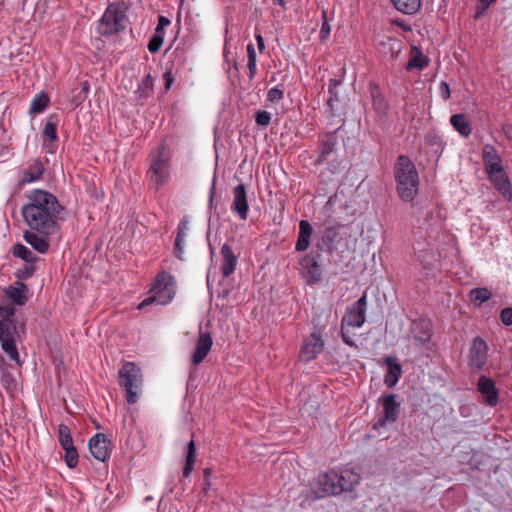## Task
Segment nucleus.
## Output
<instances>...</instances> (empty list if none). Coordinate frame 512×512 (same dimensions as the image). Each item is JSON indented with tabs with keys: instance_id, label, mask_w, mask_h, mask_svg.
I'll return each mask as SVG.
<instances>
[{
	"instance_id": "7ed1b4c3",
	"label": "nucleus",
	"mask_w": 512,
	"mask_h": 512,
	"mask_svg": "<svg viewBox=\"0 0 512 512\" xmlns=\"http://www.w3.org/2000/svg\"><path fill=\"white\" fill-rule=\"evenodd\" d=\"M15 309L11 306H0V344L6 355L21 366L19 353L16 347V336L18 334L16 321L13 316Z\"/></svg>"
},
{
	"instance_id": "bb28decb",
	"label": "nucleus",
	"mask_w": 512,
	"mask_h": 512,
	"mask_svg": "<svg viewBox=\"0 0 512 512\" xmlns=\"http://www.w3.org/2000/svg\"><path fill=\"white\" fill-rule=\"evenodd\" d=\"M27 286L22 282H17L15 286H9L5 289V295L17 305H24L27 301Z\"/></svg>"
},
{
	"instance_id": "ddd939ff",
	"label": "nucleus",
	"mask_w": 512,
	"mask_h": 512,
	"mask_svg": "<svg viewBox=\"0 0 512 512\" xmlns=\"http://www.w3.org/2000/svg\"><path fill=\"white\" fill-rule=\"evenodd\" d=\"M231 210L237 214L241 220L247 219L249 205L244 184H239L233 188V201L231 204Z\"/></svg>"
},
{
	"instance_id": "49530a36",
	"label": "nucleus",
	"mask_w": 512,
	"mask_h": 512,
	"mask_svg": "<svg viewBox=\"0 0 512 512\" xmlns=\"http://www.w3.org/2000/svg\"><path fill=\"white\" fill-rule=\"evenodd\" d=\"M284 98L283 90L278 87H273L268 91L267 99L273 103H277Z\"/></svg>"
},
{
	"instance_id": "72a5a7b5",
	"label": "nucleus",
	"mask_w": 512,
	"mask_h": 512,
	"mask_svg": "<svg viewBox=\"0 0 512 512\" xmlns=\"http://www.w3.org/2000/svg\"><path fill=\"white\" fill-rule=\"evenodd\" d=\"M12 251L15 257L21 258L28 265H33L38 260V257L28 247L21 243L15 244Z\"/></svg>"
},
{
	"instance_id": "0eeeda50",
	"label": "nucleus",
	"mask_w": 512,
	"mask_h": 512,
	"mask_svg": "<svg viewBox=\"0 0 512 512\" xmlns=\"http://www.w3.org/2000/svg\"><path fill=\"white\" fill-rule=\"evenodd\" d=\"M149 293L150 296L138 305V309L141 310L152 303L167 305L175 294L173 277L165 272L158 274Z\"/></svg>"
},
{
	"instance_id": "680f3d73",
	"label": "nucleus",
	"mask_w": 512,
	"mask_h": 512,
	"mask_svg": "<svg viewBox=\"0 0 512 512\" xmlns=\"http://www.w3.org/2000/svg\"><path fill=\"white\" fill-rule=\"evenodd\" d=\"M153 84V79L150 74L146 75L143 79V85L146 87H150Z\"/></svg>"
},
{
	"instance_id": "864d4df0",
	"label": "nucleus",
	"mask_w": 512,
	"mask_h": 512,
	"mask_svg": "<svg viewBox=\"0 0 512 512\" xmlns=\"http://www.w3.org/2000/svg\"><path fill=\"white\" fill-rule=\"evenodd\" d=\"M163 79L165 82V89L169 90L174 82V77L171 71H166L163 75Z\"/></svg>"
},
{
	"instance_id": "9d476101",
	"label": "nucleus",
	"mask_w": 512,
	"mask_h": 512,
	"mask_svg": "<svg viewBox=\"0 0 512 512\" xmlns=\"http://www.w3.org/2000/svg\"><path fill=\"white\" fill-rule=\"evenodd\" d=\"M488 359V346L481 337H475L469 350V366L473 371L484 368Z\"/></svg>"
},
{
	"instance_id": "a19ab883",
	"label": "nucleus",
	"mask_w": 512,
	"mask_h": 512,
	"mask_svg": "<svg viewBox=\"0 0 512 512\" xmlns=\"http://www.w3.org/2000/svg\"><path fill=\"white\" fill-rule=\"evenodd\" d=\"M371 96L375 110L378 111L379 113H384L387 109V104L384 99V96L382 95L377 86L371 87Z\"/></svg>"
},
{
	"instance_id": "4468645a",
	"label": "nucleus",
	"mask_w": 512,
	"mask_h": 512,
	"mask_svg": "<svg viewBox=\"0 0 512 512\" xmlns=\"http://www.w3.org/2000/svg\"><path fill=\"white\" fill-rule=\"evenodd\" d=\"M366 295L360 297L353 308L342 319V326L361 327L365 322Z\"/></svg>"
},
{
	"instance_id": "c03bdc74",
	"label": "nucleus",
	"mask_w": 512,
	"mask_h": 512,
	"mask_svg": "<svg viewBox=\"0 0 512 512\" xmlns=\"http://www.w3.org/2000/svg\"><path fill=\"white\" fill-rule=\"evenodd\" d=\"M271 121V114L265 110L257 111L255 114V122L259 126H267Z\"/></svg>"
},
{
	"instance_id": "052dcab7",
	"label": "nucleus",
	"mask_w": 512,
	"mask_h": 512,
	"mask_svg": "<svg viewBox=\"0 0 512 512\" xmlns=\"http://www.w3.org/2000/svg\"><path fill=\"white\" fill-rule=\"evenodd\" d=\"M88 91H89V83L87 81H85L82 83L83 97H79L80 100H83L86 97V94L88 93Z\"/></svg>"
},
{
	"instance_id": "20e7f679",
	"label": "nucleus",
	"mask_w": 512,
	"mask_h": 512,
	"mask_svg": "<svg viewBox=\"0 0 512 512\" xmlns=\"http://www.w3.org/2000/svg\"><path fill=\"white\" fill-rule=\"evenodd\" d=\"M149 169L147 178L156 190L168 183L171 174V155L165 144L149 154Z\"/></svg>"
},
{
	"instance_id": "a878e982",
	"label": "nucleus",
	"mask_w": 512,
	"mask_h": 512,
	"mask_svg": "<svg viewBox=\"0 0 512 512\" xmlns=\"http://www.w3.org/2000/svg\"><path fill=\"white\" fill-rule=\"evenodd\" d=\"M385 364L387 365L388 367V372L387 374L385 375V378H384V383L388 386V387H393L397 384V382L399 381L400 377H401V374H402V369H401V366L400 364L392 357H387L385 359Z\"/></svg>"
},
{
	"instance_id": "4be33fe9",
	"label": "nucleus",
	"mask_w": 512,
	"mask_h": 512,
	"mask_svg": "<svg viewBox=\"0 0 512 512\" xmlns=\"http://www.w3.org/2000/svg\"><path fill=\"white\" fill-rule=\"evenodd\" d=\"M221 256L223 258L221 272L224 277L230 276L236 269L237 266V257L234 254L231 246L228 244H224L221 247Z\"/></svg>"
},
{
	"instance_id": "ea45409f",
	"label": "nucleus",
	"mask_w": 512,
	"mask_h": 512,
	"mask_svg": "<svg viewBox=\"0 0 512 512\" xmlns=\"http://www.w3.org/2000/svg\"><path fill=\"white\" fill-rule=\"evenodd\" d=\"M397 418H378L377 422L373 424L372 429L377 432L378 436H382L383 439L390 437L385 431L388 426H394Z\"/></svg>"
},
{
	"instance_id": "8fccbe9b",
	"label": "nucleus",
	"mask_w": 512,
	"mask_h": 512,
	"mask_svg": "<svg viewBox=\"0 0 512 512\" xmlns=\"http://www.w3.org/2000/svg\"><path fill=\"white\" fill-rule=\"evenodd\" d=\"M440 94L444 100H448L451 96L449 85L446 82H441L440 86Z\"/></svg>"
},
{
	"instance_id": "e2e57ef3",
	"label": "nucleus",
	"mask_w": 512,
	"mask_h": 512,
	"mask_svg": "<svg viewBox=\"0 0 512 512\" xmlns=\"http://www.w3.org/2000/svg\"><path fill=\"white\" fill-rule=\"evenodd\" d=\"M8 153H9L8 147L0 144V158L5 157L6 155H8Z\"/></svg>"
},
{
	"instance_id": "c756f323",
	"label": "nucleus",
	"mask_w": 512,
	"mask_h": 512,
	"mask_svg": "<svg viewBox=\"0 0 512 512\" xmlns=\"http://www.w3.org/2000/svg\"><path fill=\"white\" fill-rule=\"evenodd\" d=\"M380 403L384 410V416H397L399 414L400 403L397 401L396 395H384L380 398Z\"/></svg>"
},
{
	"instance_id": "774afa93",
	"label": "nucleus",
	"mask_w": 512,
	"mask_h": 512,
	"mask_svg": "<svg viewBox=\"0 0 512 512\" xmlns=\"http://www.w3.org/2000/svg\"><path fill=\"white\" fill-rule=\"evenodd\" d=\"M211 486V482H210V479L207 478V480H204V483H203V490L204 491H207Z\"/></svg>"
},
{
	"instance_id": "2eb2a0df",
	"label": "nucleus",
	"mask_w": 512,
	"mask_h": 512,
	"mask_svg": "<svg viewBox=\"0 0 512 512\" xmlns=\"http://www.w3.org/2000/svg\"><path fill=\"white\" fill-rule=\"evenodd\" d=\"M404 49L402 40L396 37H383L378 44V50L388 60H397Z\"/></svg>"
},
{
	"instance_id": "cd10ccee",
	"label": "nucleus",
	"mask_w": 512,
	"mask_h": 512,
	"mask_svg": "<svg viewBox=\"0 0 512 512\" xmlns=\"http://www.w3.org/2000/svg\"><path fill=\"white\" fill-rule=\"evenodd\" d=\"M452 127L463 137H469L472 133V126L467 116L463 113L454 114L450 117Z\"/></svg>"
},
{
	"instance_id": "58836bf2",
	"label": "nucleus",
	"mask_w": 512,
	"mask_h": 512,
	"mask_svg": "<svg viewBox=\"0 0 512 512\" xmlns=\"http://www.w3.org/2000/svg\"><path fill=\"white\" fill-rule=\"evenodd\" d=\"M58 440L62 448L73 446V438L71 435V428L65 424L58 426Z\"/></svg>"
},
{
	"instance_id": "39448f33",
	"label": "nucleus",
	"mask_w": 512,
	"mask_h": 512,
	"mask_svg": "<svg viewBox=\"0 0 512 512\" xmlns=\"http://www.w3.org/2000/svg\"><path fill=\"white\" fill-rule=\"evenodd\" d=\"M126 11L127 7L123 2L109 4L99 21V34L110 36L125 30L128 23Z\"/></svg>"
},
{
	"instance_id": "0e129e2a",
	"label": "nucleus",
	"mask_w": 512,
	"mask_h": 512,
	"mask_svg": "<svg viewBox=\"0 0 512 512\" xmlns=\"http://www.w3.org/2000/svg\"><path fill=\"white\" fill-rule=\"evenodd\" d=\"M154 35H160V36H163L165 35V28L163 26H160L157 24V27L155 29V33Z\"/></svg>"
},
{
	"instance_id": "f704fd0d",
	"label": "nucleus",
	"mask_w": 512,
	"mask_h": 512,
	"mask_svg": "<svg viewBox=\"0 0 512 512\" xmlns=\"http://www.w3.org/2000/svg\"><path fill=\"white\" fill-rule=\"evenodd\" d=\"M49 104V97L45 93L36 94L30 103L29 113L34 116L42 113Z\"/></svg>"
},
{
	"instance_id": "9b49d317",
	"label": "nucleus",
	"mask_w": 512,
	"mask_h": 512,
	"mask_svg": "<svg viewBox=\"0 0 512 512\" xmlns=\"http://www.w3.org/2000/svg\"><path fill=\"white\" fill-rule=\"evenodd\" d=\"M333 475L336 476L335 484L338 486V494L351 492L359 485L361 476L353 469H333Z\"/></svg>"
},
{
	"instance_id": "338daca9",
	"label": "nucleus",
	"mask_w": 512,
	"mask_h": 512,
	"mask_svg": "<svg viewBox=\"0 0 512 512\" xmlns=\"http://www.w3.org/2000/svg\"><path fill=\"white\" fill-rule=\"evenodd\" d=\"M480 3L486 5V7H490L497 0H478Z\"/></svg>"
},
{
	"instance_id": "f257e3e1",
	"label": "nucleus",
	"mask_w": 512,
	"mask_h": 512,
	"mask_svg": "<svg viewBox=\"0 0 512 512\" xmlns=\"http://www.w3.org/2000/svg\"><path fill=\"white\" fill-rule=\"evenodd\" d=\"M27 200V204L21 208L27 226L39 234H53L63 209L57 198L48 191L35 189L27 195Z\"/></svg>"
},
{
	"instance_id": "393cba45",
	"label": "nucleus",
	"mask_w": 512,
	"mask_h": 512,
	"mask_svg": "<svg viewBox=\"0 0 512 512\" xmlns=\"http://www.w3.org/2000/svg\"><path fill=\"white\" fill-rule=\"evenodd\" d=\"M35 232L36 231L33 230L26 231L24 233L25 241L39 253H46L49 249V241L47 239L49 235L39 234L38 232Z\"/></svg>"
},
{
	"instance_id": "f8f14e48",
	"label": "nucleus",
	"mask_w": 512,
	"mask_h": 512,
	"mask_svg": "<svg viewBox=\"0 0 512 512\" xmlns=\"http://www.w3.org/2000/svg\"><path fill=\"white\" fill-rule=\"evenodd\" d=\"M320 257V252L312 251L306 254L300 262L302 268L305 270L308 284L318 283L322 279V273L319 264Z\"/></svg>"
},
{
	"instance_id": "79ce46f5",
	"label": "nucleus",
	"mask_w": 512,
	"mask_h": 512,
	"mask_svg": "<svg viewBox=\"0 0 512 512\" xmlns=\"http://www.w3.org/2000/svg\"><path fill=\"white\" fill-rule=\"evenodd\" d=\"M428 64L427 59L421 52H417L415 55L411 57L406 65L407 70H412L417 68L419 70H423Z\"/></svg>"
},
{
	"instance_id": "e433bc0d",
	"label": "nucleus",
	"mask_w": 512,
	"mask_h": 512,
	"mask_svg": "<svg viewBox=\"0 0 512 512\" xmlns=\"http://www.w3.org/2000/svg\"><path fill=\"white\" fill-rule=\"evenodd\" d=\"M246 50H247V58H248L247 67L249 70L248 77H249V80L252 81L257 72V55H256L255 47L252 43H249L247 45Z\"/></svg>"
},
{
	"instance_id": "5fc2aeb1",
	"label": "nucleus",
	"mask_w": 512,
	"mask_h": 512,
	"mask_svg": "<svg viewBox=\"0 0 512 512\" xmlns=\"http://www.w3.org/2000/svg\"><path fill=\"white\" fill-rule=\"evenodd\" d=\"M502 131L506 138L512 142V124H505L502 126Z\"/></svg>"
},
{
	"instance_id": "13d9d810",
	"label": "nucleus",
	"mask_w": 512,
	"mask_h": 512,
	"mask_svg": "<svg viewBox=\"0 0 512 512\" xmlns=\"http://www.w3.org/2000/svg\"><path fill=\"white\" fill-rule=\"evenodd\" d=\"M35 271V268L33 267V265H27L25 267V271L23 272V278H29L32 276V274L34 273Z\"/></svg>"
},
{
	"instance_id": "423d86ee",
	"label": "nucleus",
	"mask_w": 512,
	"mask_h": 512,
	"mask_svg": "<svg viewBox=\"0 0 512 512\" xmlns=\"http://www.w3.org/2000/svg\"><path fill=\"white\" fill-rule=\"evenodd\" d=\"M119 385L124 389L129 404L138 401L142 394L143 374L133 362H126L119 371Z\"/></svg>"
},
{
	"instance_id": "b1692460",
	"label": "nucleus",
	"mask_w": 512,
	"mask_h": 512,
	"mask_svg": "<svg viewBox=\"0 0 512 512\" xmlns=\"http://www.w3.org/2000/svg\"><path fill=\"white\" fill-rule=\"evenodd\" d=\"M313 233V228L307 220L299 222V233L296 241L295 250L298 252L306 251L310 246V238Z\"/></svg>"
},
{
	"instance_id": "6ab92c4d",
	"label": "nucleus",
	"mask_w": 512,
	"mask_h": 512,
	"mask_svg": "<svg viewBox=\"0 0 512 512\" xmlns=\"http://www.w3.org/2000/svg\"><path fill=\"white\" fill-rule=\"evenodd\" d=\"M477 389L488 405L495 406L497 404L498 390L495 387L493 379L486 376H481L477 382Z\"/></svg>"
},
{
	"instance_id": "de8ad7c7",
	"label": "nucleus",
	"mask_w": 512,
	"mask_h": 512,
	"mask_svg": "<svg viewBox=\"0 0 512 512\" xmlns=\"http://www.w3.org/2000/svg\"><path fill=\"white\" fill-rule=\"evenodd\" d=\"M1 382L7 389H14L17 384L13 375L7 371L2 373Z\"/></svg>"
},
{
	"instance_id": "5701e85b",
	"label": "nucleus",
	"mask_w": 512,
	"mask_h": 512,
	"mask_svg": "<svg viewBox=\"0 0 512 512\" xmlns=\"http://www.w3.org/2000/svg\"><path fill=\"white\" fill-rule=\"evenodd\" d=\"M189 231V221L184 217L178 224L177 235L174 244V255L180 260H183L185 239Z\"/></svg>"
},
{
	"instance_id": "473e14b6",
	"label": "nucleus",
	"mask_w": 512,
	"mask_h": 512,
	"mask_svg": "<svg viewBox=\"0 0 512 512\" xmlns=\"http://www.w3.org/2000/svg\"><path fill=\"white\" fill-rule=\"evenodd\" d=\"M336 145V139L333 137H328L321 141L319 147V154L316 162L318 164H322L328 160L329 155L333 152Z\"/></svg>"
},
{
	"instance_id": "3c124183",
	"label": "nucleus",
	"mask_w": 512,
	"mask_h": 512,
	"mask_svg": "<svg viewBox=\"0 0 512 512\" xmlns=\"http://www.w3.org/2000/svg\"><path fill=\"white\" fill-rule=\"evenodd\" d=\"M488 8L489 7H486V5H484V4L480 3L479 1H477L476 11H475V14H474V18L475 19L482 18L485 15V13H486Z\"/></svg>"
},
{
	"instance_id": "c85d7f7f",
	"label": "nucleus",
	"mask_w": 512,
	"mask_h": 512,
	"mask_svg": "<svg viewBox=\"0 0 512 512\" xmlns=\"http://www.w3.org/2000/svg\"><path fill=\"white\" fill-rule=\"evenodd\" d=\"M44 172V166L39 159L33 160L23 173L22 183H32L39 180Z\"/></svg>"
},
{
	"instance_id": "f3484780",
	"label": "nucleus",
	"mask_w": 512,
	"mask_h": 512,
	"mask_svg": "<svg viewBox=\"0 0 512 512\" xmlns=\"http://www.w3.org/2000/svg\"><path fill=\"white\" fill-rule=\"evenodd\" d=\"M482 159L485 172L487 174H491L492 172H499V170L504 169L502 166V159L498 151L491 144L484 145L482 149Z\"/></svg>"
},
{
	"instance_id": "aec40b11",
	"label": "nucleus",
	"mask_w": 512,
	"mask_h": 512,
	"mask_svg": "<svg viewBox=\"0 0 512 512\" xmlns=\"http://www.w3.org/2000/svg\"><path fill=\"white\" fill-rule=\"evenodd\" d=\"M213 345V340L209 332L200 333L196 342L195 351L192 355V363L199 365L208 355Z\"/></svg>"
},
{
	"instance_id": "f03ea898",
	"label": "nucleus",
	"mask_w": 512,
	"mask_h": 512,
	"mask_svg": "<svg viewBox=\"0 0 512 512\" xmlns=\"http://www.w3.org/2000/svg\"><path fill=\"white\" fill-rule=\"evenodd\" d=\"M394 175L396 189L403 201H412L418 193L419 176L413 162L406 155L397 158Z\"/></svg>"
},
{
	"instance_id": "6e6d98bb",
	"label": "nucleus",
	"mask_w": 512,
	"mask_h": 512,
	"mask_svg": "<svg viewBox=\"0 0 512 512\" xmlns=\"http://www.w3.org/2000/svg\"><path fill=\"white\" fill-rule=\"evenodd\" d=\"M255 40L257 42V46L260 52L265 50V41L261 34H255Z\"/></svg>"
},
{
	"instance_id": "a211bd4d",
	"label": "nucleus",
	"mask_w": 512,
	"mask_h": 512,
	"mask_svg": "<svg viewBox=\"0 0 512 512\" xmlns=\"http://www.w3.org/2000/svg\"><path fill=\"white\" fill-rule=\"evenodd\" d=\"M324 348V341L317 333H312L305 341L301 349V355L305 361L315 359Z\"/></svg>"
},
{
	"instance_id": "c9c22d12",
	"label": "nucleus",
	"mask_w": 512,
	"mask_h": 512,
	"mask_svg": "<svg viewBox=\"0 0 512 512\" xmlns=\"http://www.w3.org/2000/svg\"><path fill=\"white\" fill-rule=\"evenodd\" d=\"M195 460H196V447H195L194 440L191 439L186 446V462H185V466L183 468V476L184 477H188L191 474V472L194 468Z\"/></svg>"
},
{
	"instance_id": "603ef678",
	"label": "nucleus",
	"mask_w": 512,
	"mask_h": 512,
	"mask_svg": "<svg viewBox=\"0 0 512 512\" xmlns=\"http://www.w3.org/2000/svg\"><path fill=\"white\" fill-rule=\"evenodd\" d=\"M331 31V27L327 20L325 19L322 23L321 29H320V37L321 39H325L329 36Z\"/></svg>"
},
{
	"instance_id": "09e8293b",
	"label": "nucleus",
	"mask_w": 512,
	"mask_h": 512,
	"mask_svg": "<svg viewBox=\"0 0 512 512\" xmlns=\"http://www.w3.org/2000/svg\"><path fill=\"white\" fill-rule=\"evenodd\" d=\"M500 320L506 326L512 325V307H507L501 310Z\"/></svg>"
},
{
	"instance_id": "6e6552de",
	"label": "nucleus",
	"mask_w": 512,
	"mask_h": 512,
	"mask_svg": "<svg viewBox=\"0 0 512 512\" xmlns=\"http://www.w3.org/2000/svg\"><path fill=\"white\" fill-rule=\"evenodd\" d=\"M335 479L336 476L333 475V469L319 474L312 483V490L316 497L324 498L330 495H339Z\"/></svg>"
},
{
	"instance_id": "69168bd1",
	"label": "nucleus",
	"mask_w": 512,
	"mask_h": 512,
	"mask_svg": "<svg viewBox=\"0 0 512 512\" xmlns=\"http://www.w3.org/2000/svg\"><path fill=\"white\" fill-rule=\"evenodd\" d=\"M212 474V469L211 468H205L203 470V476H204V480H207V478L209 479V477L211 476Z\"/></svg>"
},
{
	"instance_id": "bf43d9fd",
	"label": "nucleus",
	"mask_w": 512,
	"mask_h": 512,
	"mask_svg": "<svg viewBox=\"0 0 512 512\" xmlns=\"http://www.w3.org/2000/svg\"><path fill=\"white\" fill-rule=\"evenodd\" d=\"M158 25L165 28L166 26L170 25V20L165 16H159Z\"/></svg>"
},
{
	"instance_id": "dca6fc26",
	"label": "nucleus",
	"mask_w": 512,
	"mask_h": 512,
	"mask_svg": "<svg viewBox=\"0 0 512 512\" xmlns=\"http://www.w3.org/2000/svg\"><path fill=\"white\" fill-rule=\"evenodd\" d=\"M89 450L92 456L101 462H105L110 454L109 451V440L103 433L94 435L89 440Z\"/></svg>"
},
{
	"instance_id": "2f4dec72",
	"label": "nucleus",
	"mask_w": 512,
	"mask_h": 512,
	"mask_svg": "<svg viewBox=\"0 0 512 512\" xmlns=\"http://www.w3.org/2000/svg\"><path fill=\"white\" fill-rule=\"evenodd\" d=\"M393 6L401 13L413 15L421 7V0H391Z\"/></svg>"
},
{
	"instance_id": "412c9836",
	"label": "nucleus",
	"mask_w": 512,
	"mask_h": 512,
	"mask_svg": "<svg viewBox=\"0 0 512 512\" xmlns=\"http://www.w3.org/2000/svg\"><path fill=\"white\" fill-rule=\"evenodd\" d=\"M489 180L492 182L494 187L498 190V192L506 199L511 200L512 191L510 181L507 177L504 169L499 170V172H492L491 174H487Z\"/></svg>"
},
{
	"instance_id": "4d7b16f0",
	"label": "nucleus",
	"mask_w": 512,
	"mask_h": 512,
	"mask_svg": "<svg viewBox=\"0 0 512 512\" xmlns=\"http://www.w3.org/2000/svg\"><path fill=\"white\" fill-rule=\"evenodd\" d=\"M341 336H342V340L344 341V343H346L347 345H349L351 347L354 346V342L344 331V326H342V329H341Z\"/></svg>"
},
{
	"instance_id": "7c9ffc66",
	"label": "nucleus",
	"mask_w": 512,
	"mask_h": 512,
	"mask_svg": "<svg viewBox=\"0 0 512 512\" xmlns=\"http://www.w3.org/2000/svg\"><path fill=\"white\" fill-rule=\"evenodd\" d=\"M57 125H58V118L56 115H50L47 119V122L45 123L44 129H43V140L44 145L46 146V141L50 142H56L58 139L57 136Z\"/></svg>"
},
{
	"instance_id": "a18cd8bd",
	"label": "nucleus",
	"mask_w": 512,
	"mask_h": 512,
	"mask_svg": "<svg viewBox=\"0 0 512 512\" xmlns=\"http://www.w3.org/2000/svg\"><path fill=\"white\" fill-rule=\"evenodd\" d=\"M164 38L160 35H153V37L150 39L148 44V50L151 53H157L162 45H163Z\"/></svg>"
},
{
	"instance_id": "37998d69",
	"label": "nucleus",
	"mask_w": 512,
	"mask_h": 512,
	"mask_svg": "<svg viewBox=\"0 0 512 512\" xmlns=\"http://www.w3.org/2000/svg\"><path fill=\"white\" fill-rule=\"evenodd\" d=\"M65 451L64 460L66 465L69 468H75L78 465L79 456L76 447L68 446L66 448H62Z\"/></svg>"
},
{
	"instance_id": "4c0bfd02",
	"label": "nucleus",
	"mask_w": 512,
	"mask_h": 512,
	"mask_svg": "<svg viewBox=\"0 0 512 512\" xmlns=\"http://www.w3.org/2000/svg\"><path fill=\"white\" fill-rule=\"evenodd\" d=\"M492 296V293L487 288H475L469 293V297L472 303L480 306L482 303L488 301Z\"/></svg>"
},
{
	"instance_id": "1a4fd4ad",
	"label": "nucleus",
	"mask_w": 512,
	"mask_h": 512,
	"mask_svg": "<svg viewBox=\"0 0 512 512\" xmlns=\"http://www.w3.org/2000/svg\"><path fill=\"white\" fill-rule=\"evenodd\" d=\"M410 334L416 346L423 347L430 343L433 336L432 322L427 318H420L412 322Z\"/></svg>"
}]
</instances>
